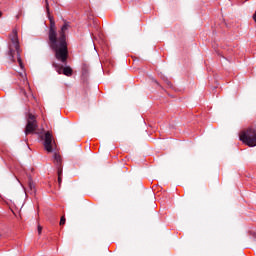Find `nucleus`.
<instances>
[{
	"mask_svg": "<svg viewBox=\"0 0 256 256\" xmlns=\"http://www.w3.org/2000/svg\"><path fill=\"white\" fill-rule=\"evenodd\" d=\"M28 187L30 195H35V193H37V190L35 189V184L33 183L31 177H29Z\"/></svg>",
	"mask_w": 256,
	"mask_h": 256,
	"instance_id": "obj_8",
	"label": "nucleus"
},
{
	"mask_svg": "<svg viewBox=\"0 0 256 256\" xmlns=\"http://www.w3.org/2000/svg\"><path fill=\"white\" fill-rule=\"evenodd\" d=\"M60 225H65V217L62 216L60 219Z\"/></svg>",
	"mask_w": 256,
	"mask_h": 256,
	"instance_id": "obj_11",
	"label": "nucleus"
},
{
	"mask_svg": "<svg viewBox=\"0 0 256 256\" xmlns=\"http://www.w3.org/2000/svg\"><path fill=\"white\" fill-rule=\"evenodd\" d=\"M54 160L56 161L58 167L61 166V155L57 154V152L54 153L53 155Z\"/></svg>",
	"mask_w": 256,
	"mask_h": 256,
	"instance_id": "obj_10",
	"label": "nucleus"
},
{
	"mask_svg": "<svg viewBox=\"0 0 256 256\" xmlns=\"http://www.w3.org/2000/svg\"><path fill=\"white\" fill-rule=\"evenodd\" d=\"M48 18H49V21H50V23H51V21H53V17L48 16Z\"/></svg>",
	"mask_w": 256,
	"mask_h": 256,
	"instance_id": "obj_16",
	"label": "nucleus"
},
{
	"mask_svg": "<svg viewBox=\"0 0 256 256\" xmlns=\"http://www.w3.org/2000/svg\"><path fill=\"white\" fill-rule=\"evenodd\" d=\"M63 65H59L57 63L53 64V67H55L57 73H59V75H61V71H63V75H66V77H71V75H73V69H71V67L67 66V62H62Z\"/></svg>",
	"mask_w": 256,
	"mask_h": 256,
	"instance_id": "obj_7",
	"label": "nucleus"
},
{
	"mask_svg": "<svg viewBox=\"0 0 256 256\" xmlns=\"http://www.w3.org/2000/svg\"><path fill=\"white\" fill-rule=\"evenodd\" d=\"M10 39L17 52V61L19 63L20 69H25V66L23 65V60L21 59V53L19 52V49H20L19 36L17 35V31L15 29L12 31V34L10 35Z\"/></svg>",
	"mask_w": 256,
	"mask_h": 256,
	"instance_id": "obj_4",
	"label": "nucleus"
},
{
	"mask_svg": "<svg viewBox=\"0 0 256 256\" xmlns=\"http://www.w3.org/2000/svg\"><path fill=\"white\" fill-rule=\"evenodd\" d=\"M71 25L69 22L65 21L64 25L59 31V37L57 39V49H54L55 57L60 63H67V57H69V49L67 48V36L65 31H67Z\"/></svg>",
	"mask_w": 256,
	"mask_h": 256,
	"instance_id": "obj_1",
	"label": "nucleus"
},
{
	"mask_svg": "<svg viewBox=\"0 0 256 256\" xmlns=\"http://www.w3.org/2000/svg\"><path fill=\"white\" fill-rule=\"evenodd\" d=\"M42 139L44 141V149L47 151V153H53V145L55 143V141L53 140V134L47 131L45 132L44 137Z\"/></svg>",
	"mask_w": 256,
	"mask_h": 256,
	"instance_id": "obj_5",
	"label": "nucleus"
},
{
	"mask_svg": "<svg viewBox=\"0 0 256 256\" xmlns=\"http://www.w3.org/2000/svg\"><path fill=\"white\" fill-rule=\"evenodd\" d=\"M46 9L49 11V3L46 1Z\"/></svg>",
	"mask_w": 256,
	"mask_h": 256,
	"instance_id": "obj_15",
	"label": "nucleus"
},
{
	"mask_svg": "<svg viewBox=\"0 0 256 256\" xmlns=\"http://www.w3.org/2000/svg\"><path fill=\"white\" fill-rule=\"evenodd\" d=\"M63 175V170L61 168H58V177H61Z\"/></svg>",
	"mask_w": 256,
	"mask_h": 256,
	"instance_id": "obj_12",
	"label": "nucleus"
},
{
	"mask_svg": "<svg viewBox=\"0 0 256 256\" xmlns=\"http://www.w3.org/2000/svg\"><path fill=\"white\" fill-rule=\"evenodd\" d=\"M48 45L52 49V51H55L57 49V30L55 28V21L51 20L50 27L48 30Z\"/></svg>",
	"mask_w": 256,
	"mask_h": 256,
	"instance_id": "obj_3",
	"label": "nucleus"
},
{
	"mask_svg": "<svg viewBox=\"0 0 256 256\" xmlns=\"http://www.w3.org/2000/svg\"><path fill=\"white\" fill-rule=\"evenodd\" d=\"M61 181H62L61 176H58V183H59V185H61Z\"/></svg>",
	"mask_w": 256,
	"mask_h": 256,
	"instance_id": "obj_14",
	"label": "nucleus"
},
{
	"mask_svg": "<svg viewBox=\"0 0 256 256\" xmlns=\"http://www.w3.org/2000/svg\"><path fill=\"white\" fill-rule=\"evenodd\" d=\"M240 141L248 147H256V127H250L240 134Z\"/></svg>",
	"mask_w": 256,
	"mask_h": 256,
	"instance_id": "obj_2",
	"label": "nucleus"
},
{
	"mask_svg": "<svg viewBox=\"0 0 256 256\" xmlns=\"http://www.w3.org/2000/svg\"><path fill=\"white\" fill-rule=\"evenodd\" d=\"M3 15V12L0 11V17Z\"/></svg>",
	"mask_w": 256,
	"mask_h": 256,
	"instance_id": "obj_17",
	"label": "nucleus"
},
{
	"mask_svg": "<svg viewBox=\"0 0 256 256\" xmlns=\"http://www.w3.org/2000/svg\"><path fill=\"white\" fill-rule=\"evenodd\" d=\"M41 231H43V227L38 226V235H41Z\"/></svg>",
	"mask_w": 256,
	"mask_h": 256,
	"instance_id": "obj_13",
	"label": "nucleus"
},
{
	"mask_svg": "<svg viewBox=\"0 0 256 256\" xmlns=\"http://www.w3.org/2000/svg\"><path fill=\"white\" fill-rule=\"evenodd\" d=\"M35 129H37V120L35 119V115L30 113L28 114L25 135H29V133H33Z\"/></svg>",
	"mask_w": 256,
	"mask_h": 256,
	"instance_id": "obj_6",
	"label": "nucleus"
},
{
	"mask_svg": "<svg viewBox=\"0 0 256 256\" xmlns=\"http://www.w3.org/2000/svg\"><path fill=\"white\" fill-rule=\"evenodd\" d=\"M8 57L12 63H15V51L13 50V48H9Z\"/></svg>",
	"mask_w": 256,
	"mask_h": 256,
	"instance_id": "obj_9",
	"label": "nucleus"
}]
</instances>
